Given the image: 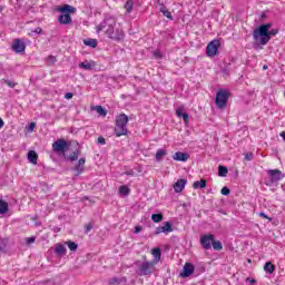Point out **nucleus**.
Wrapping results in <instances>:
<instances>
[{
	"mask_svg": "<svg viewBox=\"0 0 285 285\" xmlns=\"http://www.w3.org/2000/svg\"><path fill=\"white\" fill-rule=\"evenodd\" d=\"M1 82L9 86V88H14V86H17L16 82H13L12 80H8V79H2Z\"/></svg>",
	"mask_w": 285,
	"mask_h": 285,
	"instance_id": "obj_37",
	"label": "nucleus"
},
{
	"mask_svg": "<svg viewBox=\"0 0 285 285\" xmlns=\"http://www.w3.org/2000/svg\"><path fill=\"white\" fill-rule=\"evenodd\" d=\"M69 161H77L79 159V149H76L69 157Z\"/></svg>",
	"mask_w": 285,
	"mask_h": 285,
	"instance_id": "obj_34",
	"label": "nucleus"
},
{
	"mask_svg": "<svg viewBox=\"0 0 285 285\" xmlns=\"http://www.w3.org/2000/svg\"><path fill=\"white\" fill-rule=\"evenodd\" d=\"M3 119L0 118V128L3 126Z\"/></svg>",
	"mask_w": 285,
	"mask_h": 285,
	"instance_id": "obj_54",
	"label": "nucleus"
},
{
	"mask_svg": "<svg viewBox=\"0 0 285 285\" xmlns=\"http://www.w3.org/2000/svg\"><path fill=\"white\" fill-rule=\"evenodd\" d=\"M0 12H1V7H0Z\"/></svg>",
	"mask_w": 285,
	"mask_h": 285,
	"instance_id": "obj_56",
	"label": "nucleus"
},
{
	"mask_svg": "<svg viewBox=\"0 0 285 285\" xmlns=\"http://www.w3.org/2000/svg\"><path fill=\"white\" fill-rule=\"evenodd\" d=\"M66 245L68 246L69 250H77V248H79V245L72 240H68L66 242Z\"/></svg>",
	"mask_w": 285,
	"mask_h": 285,
	"instance_id": "obj_31",
	"label": "nucleus"
},
{
	"mask_svg": "<svg viewBox=\"0 0 285 285\" xmlns=\"http://www.w3.org/2000/svg\"><path fill=\"white\" fill-rule=\"evenodd\" d=\"M47 63H48V66H55V63H57V57H55V56H49V57L47 58Z\"/></svg>",
	"mask_w": 285,
	"mask_h": 285,
	"instance_id": "obj_35",
	"label": "nucleus"
},
{
	"mask_svg": "<svg viewBox=\"0 0 285 285\" xmlns=\"http://www.w3.org/2000/svg\"><path fill=\"white\" fill-rule=\"evenodd\" d=\"M128 121L129 118L126 114H120L116 119L115 135L121 137L128 135Z\"/></svg>",
	"mask_w": 285,
	"mask_h": 285,
	"instance_id": "obj_5",
	"label": "nucleus"
},
{
	"mask_svg": "<svg viewBox=\"0 0 285 285\" xmlns=\"http://www.w3.org/2000/svg\"><path fill=\"white\" fill-rule=\"evenodd\" d=\"M220 194L225 195V196H228V195H230V189H228V187H223L222 190H220Z\"/></svg>",
	"mask_w": 285,
	"mask_h": 285,
	"instance_id": "obj_39",
	"label": "nucleus"
},
{
	"mask_svg": "<svg viewBox=\"0 0 285 285\" xmlns=\"http://www.w3.org/2000/svg\"><path fill=\"white\" fill-rule=\"evenodd\" d=\"M109 284L110 285H119V284H121V278L112 277V278L109 279Z\"/></svg>",
	"mask_w": 285,
	"mask_h": 285,
	"instance_id": "obj_36",
	"label": "nucleus"
},
{
	"mask_svg": "<svg viewBox=\"0 0 285 285\" xmlns=\"http://www.w3.org/2000/svg\"><path fill=\"white\" fill-rule=\"evenodd\" d=\"M263 69H264V70H267V69H268V67H267V66H264V67H263Z\"/></svg>",
	"mask_w": 285,
	"mask_h": 285,
	"instance_id": "obj_55",
	"label": "nucleus"
},
{
	"mask_svg": "<svg viewBox=\"0 0 285 285\" xmlns=\"http://www.w3.org/2000/svg\"><path fill=\"white\" fill-rule=\"evenodd\" d=\"M36 127H37V124L30 122L29 126H28V128H27L28 132H32Z\"/></svg>",
	"mask_w": 285,
	"mask_h": 285,
	"instance_id": "obj_40",
	"label": "nucleus"
},
{
	"mask_svg": "<svg viewBox=\"0 0 285 285\" xmlns=\"http://www.w3.org/2000/svg\"><path fill=\"white\" fill-rule=\"evenodd\" d=\"M58 12L62 13L58 17L59 23L68 26L69 23H72V17H70V13L77 12V9L70 4H65L63 7L58 8Z\"/></svg>",
	"mask_w": 285,
	"mask_h": 285,
	"instance_id": "obj_4",
	"label": "nucleus"
},
{
	"mask_svg": "<svg viewBox=\"0 0 285 285\" xmlns=\"http://www.w3.org/2000/svg\"><path fill=\"white\" fill-rule=\"evenodd\" d=\"M95 110H96V112H98V115H100V117H106V115H107L106 109H104L102 106H96Z\"/></svg>",
	"mask_w": 285,
	"mask_h": 285,
	"instance_id": "obj_33",
	"label": "nucleus"
},
{
	"mask_svg": "<svg viewBox=\"0 0 285 285\" xmlns=\"http://www.w3.org/2000/svg\"><path fill=\"white\" fill-rule=\"evenodd\" d=\"M151 255L154 257V259L151 261V263L154 264H159V262H161V248L156 247L151 250Z\"/></svg>",
	"mask_w": 285,
	"mask_h": 285,
	"instance_id": "obj_17",
	"label": "nucleus"
},
{
	"mask_svg": "<svg viewBox=\"0 0 285 285\" xmlns=\"http://www.w3.org/2000/svg\"><path fill=\"white\" fill-rule=\"evenodd\" d=\"M98 144H100V146H106V138L102 136L98 137Z\"/></svg>",
	"mask_w": 285,
	"mask_h": 285,
	"instance_id": "obj_42",
	"label": "nucleus"
},
{
	"mask_svg": "<svg viewBox=\"0 0 285 285\" xmlns=\"http://www.w3.org/2000/svg\"><path fill=\"white\" fill-rule=\"evenodd\" d=\"M222 42H219V40H213L212 42H209L207 45V57H215V55H217V52H219V46Z\"/></svg>",
	"mask_w": 285,
	"mask_h": 285,
	"instance_id": "obj_9",
	"label": "nucleus"
},
{
	"mask_svg": "<svg viewBox=\"0 0 285 285\" xmlns=\"http://www.w3.org/2000/svg\"><path fill=\"white\" fill-rule=\"evenodd\" d=\"M273 28V23L268 22L265 24H261L258 28L254 29L253 31V39L255 46H266L268 41H271L272 37L278 35V29H271Z\"/></svg>",
	"mask_w": 285,
	"mask_h": 285,
	"instance_id": "obj_2",
	"label": "nucleus"
},
{
	"mask_svg": "<svg viewBox=\"0 0 285 285\" xmlns=\"http://www.w3.org/2000/svg\"><path fill=\"white\" fill-rule=\"evenodd\" d=\"M206 186V179L196 180L193 185V188H204Z\"/></svg>",
	"mask_w": 285,
	"mask_h": 285,
	"instance_id": "obj_27",
	"label": "nucleus"
},
{
	"mask_svg": "<svg viewBox=\"0 0 285 285\" xmlns=\"http://www.w3.org/2000/svg\"><path fill=\"white\" fill-rule=\"evenodd\" d=\"M119 194L124 195V197H128V195H130V188H128L126 185H122L119 187Z\"/></svg>",
	"mask_w": 285,
	"mask_h": 285,
	"instance_id": "obj_25",
	"label": "nucleus"
},
{
	"mask_svg": "<svg viewBox=\"0 0 285 285\" xmlns=\"http://www.w3.org/2000/svg\"><path fill=\"white\" fill-rule=\"evenodd\" d=\"M264 271L266 273H269V275H272V273H275V265H273V263L271 262H267L265 263Z\"/></svg>",
	"mask_w": 285,
	"mask_h": 285,
	"instance_id": "obj_23",
	"label": "nucleus"
},
{
	"mask_svg": "<svg viewBox=\"0 0 285 285\" xmlns=\"http://www.w3.org/2000/svg\"><path fill=\"white\" fill-rule=\"evenodd\" d=\"M186 184H188V180L180 178L174 184V190L175 193H181L184 188H186Z\"/></svg>",
	"mask_w": 285,
	"mask_h": 285,
	"instance_id": "obj_14",
	"label": "nucleus"
},
{
	"mask_svg": "<svg viewBox=\"0 0 285 285\" xmlns=\"http://www.w3.org/2000/svg\"><path fill=\"white\" fill-rule=\"evenodd\" d=\"M8 213V203L0 199V215H6Z\"/></svg>",
	"mask_w": 285,
	"mask_h": 285,
	"instance_id": "obj_26",
	"label": "nucleus"
},
{
	"mask_svg": "<svg viewBox=\"0 0 285 285\" xmlns=\"http://www.w3.org/2000/svg\"><path fill=\"white\" fill-rule=\"evenodd\" d=\"M96 66L97 63L94 60H85L78 65V68H81L82 70H95Z\"/></svg>",
	"mask_w": 285,
	"mask_h": 285,
	"instance_id": "obj_15",
	"label": "nucleus"
},
{
	"mask_svg": "<svg viewBox=\"0 0 285 285\" xmlns=\"http://www.w3.org/2000/svg\"><path fill=\"white\" fill-rule=\"evenodd\" d=\"M281 137H282L283 140L285 141V131L281 132Z\"/></svg>",
	"mask_w": 285,
	"mask_h": 285,
	"instance_id": "obj_53",
	"label": "nucleus"
},
{
	"mask_svg": "<svg viewBox=\"0 0 285 285\" xmlns=\"http://www.w3.org/2000/svg\"><path fill=\"white\" fill-rule=\"evenodd\" d=\"M12 50L17 53L26 52V43L21 39H14L12 42Z\"/></svg>",
	"mask_w": 285,
	"mask_h": 285,
	"instance_id": "obj_11",
	"label": "nucleus"
},
{
	"mask_svg": "<svg viewBox=\"0 0 285 285\" xmlns=\"http://www.w3.org/2000/svg\"><path fill=\"white\" fill-rule=\"evenodd\" d=\"M246 161H253V154H245Z\"/></svg>",
	"mask_w": 285,
	"mask_h": 285,
	"instance_id": "obj_44",
	"label": "nucleus"
},
{
	"mask_svg": "<svg viewBox=\"0 0 285 285\" xmlns=\"http://www.w3.org/2000/svg\"><path fill=\"white\" fill-rule=\"evenodd\" d=\"M41 32H43V30L41 29V27H37V28L35 29V33H36V35H41Z\"/></svg>",
	"mask_w": 285,
	"mask_h": 285,
	"instance_id": "obj_48",
	"label": "nucleus"
},
{
	"mask_svg": "<svg viewBox=\"0 0 285 285\" xmlns=\"http://www.w3.org/2000/svg\"><path fill=\"white\" fill-rule=\"evenodd\" d=\"M89 230H92V224H88L85 228V233L88 235Z\"/></svg>",
	"mask_w": 285,
	"mask_h": 285,
	"instance_id": "obj_45",
	"label": "nucleus"
},
{
	"mask_svg": "<svg viewBox=\"0 0 285 285\" xmlns=\"http://www.w3.org/2000/svg\"><path fill=\"white\" fill-rule=\"evenodd\" d=\"M86 164V158H80L78 160V165L76 166L75 170H77L78 175L83 173V165Z\"/></svg>",
	"mask_w": 285,
	"mask_h": 285,
	"instance_id": "obj_21",
	"label": "nucleus"
},
{
	"mask_svg": "<svg viewBox=\"0 0 285 285\" xmlns=\"http://www.w3.org/2000/svg\"><path fill=\"white\" fill-rule=\"evenodd\" d=\"M68 148V142L65 139H58L52 144V149L55 153H66Z\"/></svg>",
	"mask_w": 285,
	"mask_h": 285,
	"instance_id": "obj_10",
	"label": "nucleus"
},
{
	"mask_svg": "<svg viewBox=\"0 0 285 285\" xmlns=\"http://www.w3.org/2000/svg\"><path fill=\"white\" fill-rule=\"evenodd\" d=\"M176 115L179 119H184L185 124H188L190 117L188 116L187 112H184V109H181V107L176 109Z\"/></svg>",
	"mask_w": 285,
	"mask_h": 285,
	"instance_id": "obj_18",
	"label": "nucleus"
},
{
	"mask_svg": "<svg viewBox=\"0 0 285 285\" xmlns=\"http://www.w3.org/2000/svg\"><path fill=\"white\" fill-rule=\"evenodd\" d=\"M151 219L155 224H159V222H164V214H153Z\"/></svg>",
	"mask_w": 285,
	"mask_h": 285,
	"instance_id": "obj_28",
	"label": "nucleus"
},
{
	"mask_svg": "<svg viewBox=\"0 0 285 285\" xmlns=\"http://www.w3.org/2000/svg\"><path fill=\"white\" fill-rule=\"evenodd\" d=\"M30 164H37V160L39 159V155L35 153V150H30L27 155Z\"/></svg>",
	"mask_w": 285,
	"mask_h": 285,
	"instance_id": "obj_20",
	"label": "nucleus"
},
{
	"mask_svg": "<svg viewBox=\"0 0 285 285\" xmlns=\"http://www.w3.org/2000/svg\"><path fill=\"white\" fill-rule=\"evenodd\" d=\"M214 239H215V235L213 234L204 235L200 237V246H203L205 250H210L213 248Z\"/></svg>",
	"mask_w": 285,
	"mask_h": 285,
	"instance_id": "obj_7",
	"label": "nucleus"
},
{
	"mask_svg": "<svg viewBox=\"0 0 285 285\" xmlns=\"http://www.w3.org/2000/svg\"><path fill=\"white\" fill-rule=\"evenodd\" d=\"M72 97H73L72 92H67L65 95V99H72Z\"/></svg>",
	"mask_w": 285,
	"mask_h": 285,
	"instance_id": "obj_50",
	"label": "nucleus"
},
{
	"mask_svg": "<svg viewBox=\"0 0 285 285\" xmlns=\"http://www.w3.org/2000/svg\"><path fill=\"white\" fill-rule=\"evenodd\" d=\"M35 239H36L35 236L28 237V238H26V244H27V245L35 244Z\"/></svg>",
	"mask_w": 285,
	"mask_h": 285,
	"instance_id": "obj_41",
	"label": "nucleus"
},
{
	"mask_svg": "<svg viewBox=\"0 0 285 285\" xmlns=\"http://www.w3.org/2000/svg\"><path fill=\"white\" fill-rule=\"evenodd\" d=\"M259 216L263 217L264 219H268V216H266L265 213H261Z\"/></svg>",
	"mask_w": 285,
	"mask_h": 285,
	"instance_id": "obj_52",
	"label": "nucleus"
},
{
	"mask_svg": "<svg viewBox=\"0 0 285 285\" xmlns=\"http://www.w3.org/2000/svg\"><path fill=\"white\" fill-rule=\"evenodd\" d=\"M168 9L166 8V6H164V4H160V8H159V11L160 12H166Z\"/></svg>",
	"mask_w": 285,
	"mask_h": 285,
	"instance_id": "obj_49",
	"label": "nucleus"
},
{
	"mask_svg": "<svg viewBox=\"0 0 285 285\" xmlns=\"http://www.w3.org/2000/svg\"><path fill=\"white\" fill-rule=\"evenodd\" d=\"M55 253L56 255L63 257V255H66V246H63V244H57L55 248Z\"/></svg>",
	"mask_w": 285,
	"mask_h": 285,
	"instance_id": "obj_19",
	"label": "nucleus"
},
{
	"mask_svg": "<svg viewBox=\"0 0 285 285\" xmlns=\"http://www.w3.org/2000/svg\"><path fill=\"white\" fill-rule=\"evenodd\" d=\"M85 46H89V48H95L97 46V39L89 38L83 40Z\"/></svg>",
	"mask_w": 285,
	"mask_h": 285,
	"instance_id": "obj_30",
	"label": "nucleus"
},
{
	"mask_svg": "<svg viewBox=\"0 0 285 285\" xmlns=\"http://www.w3.org/2000/svg\"><path fill=\"white\" fill-rule=\"evenodd\" d=\"M154 57H156V59H161V51L159 50L154 51Z\"/></svg>",
	"mask_w": 285,
	"mask_h": 285,
	"instance_id": "obj_43",
	"label": "nucleus"
},
{
	"mask_svg": "<svg viewBox=\"0 0 285 285\" xmlns=\"http://www.w3.org/2000/svg\"><path fill=\"white\" fill-rule=\"evenodd\" d=\"M161 233H165L168 235V233H173V224L170 222H165L164 226H159L155 230V235H161Z\"/></svg>",
	"mask_w": 285,
	"mask_h": 285,
	"instance_id": "obj_12",
	"label": "nucleus"
},
{
	"mask_svg": "<svg viewBox=\"0 0 285 285\" xmlns=\"http://www.w3.org/2000/svg\"><path fill=\"white\" fill-rule=\"evenodd\" d=\"M246 282H249L250 284H257V279L247 277Z\"/></svg>",
	"mask_w": 285,
	"mask_h": 285,
	"instance_id": "obj_47",
	"label": "nucleus"
},
{
	"mask_svg": "<svg viewBox=\"0 0 285 285\" xmlns=\"http://www.w3.org/2000/svg\"><path fill=\"white\" fill-rule=\"evenodd\" d=\"M6 250V243L0 242V253H3Z\"/></svg>",
	"mask_w": 285,
	"mask_h": 285,
	"instance_id": "obj_46",
	"label": "nucleus"
},
{
	"mask_svg": "<svg viewBox=\"0 0 285 285\" xmlns=\"http://www.w3.org/2000/svg\"><path fill=\"white\" fill-rule=\"evenodd\" d=\"M102 30H105V35L114 41H121V39H124V30L117 27V18L109 13L105 14L104 20L96 27L98 35Z\"/></svg>",
	"mask_w": 285,
	"mask_h": 285,
	"instance_id": "obj_1",
	"label": "nucleus"
},
{
	"mask_svg": "<svg viewBox=\"0 0 285 285\" xmlns=\"http://www.w3.org/2000/svg\"><path fill=\"white\" fill-rule=\"evenodd\" d=\"M140 230H141V226H136V227H135V233H136V234H139Z\"/></svg>",
	"mask_w": 285,
	"mask_h": 285,
	"instance_id": "obj_51",
	"label": "nucleus"
},
{
	"mask_svg": "<svg viewBox=\"0 0 285 285\" xmlns=\"http://www.w3.org/2000/svg\"><path fill=\"white\" fill-rule=\"evenodd\" d=\"M228 175V168L224 166L218 167V176L219 177H226Z\"/></svg>",
	"mask_w": 285,
	"mask_h": 285,
	"instance_id": "obj_32",
	"label": "nucleus"
},
{
	"mask_svg": "<svg viewBox=\"0 0 285 285\" xmlns=\"http://www.w3.org/2000/svg\"><path fill=\"white\" fill-rule=\"evenodd\" d=\"M226 104H228V92L224 89H220L216 95V106L219 109H224L226 108Z\"/></svg>",
	"mask_w": 285,
	"mask_h": 285,
	"instance_id": "obj_6",
	"label": "nucleus"
},
{
	"mask_svg": "<svg viewBox=\"0 0 285 285\" xmlns=\"http://www.w3.org/2000/svg\"><path fill=\"white\" fill-rule=\"evenodd\" d=\"M166 155H168V151L164 150V149H159L156 153V161H161V159H164V157H166Z\"/></svg>",
	"mask_w": 285,
	"mask_h": 285,
	"instance_id": "obj_24",
	"label": "nucleus"
},
{
	"mask_svg": "<svg viewBox=\"0 0 285 285\" xmlns=\"http://www.w3.org/2000/svg\"><path fill=\"white\" fill-rule=\"evenodd\" d=\"M174 161H186L187 159H190V155L183 153V151H176L173 155Z\"/></svg>",
	"mask_w": 285,
	"mask_h": 285,
	"instance_id": "obj_16",
	"label": "nucleus"
},
{
	"mask_svg": "<svg viewBox=\"0 0 285 285\" xmlns=\"http://www.w3.org/2000/svg\"><path fill=\"white\" fill-rule=\"evenodd\" d=\"M135 266H137L136 275H138V277L150 276V275H153V273H155L157 271V268L155 267L157 265L155 263H153V261H150V262L137 261L135 263Z\"/></svg>",
	"mask_w": 285,
	"mask_h": 285,
	"instance_id": "obj_3",
	"label": "nucleus"
},
{
	"mask_svg": "<svg viewBox=\"0 0 285 285\" xmlns=\"http://www.w3.org/2000/svg\"><path fill=\"white\" fill-rule=\"evenodd\" d=\"M195 273V266L191 263H186L183 267V272L180 273V277H190Z\"/></svg>",
	"mask_w": 285,
	"mask_h": 285,
	"instance_id": "obj_13",
	"label": "nucleus"
},
{
	"mask_svg": "<svg viewBox=\"0 0 285 285\" xmlns=\"http://www.w3.org/2000/svg\"><path fill=\"white\" fill-rule=\"evenodd\" d=\"M164 17L173 21V13L167 9L166 11L163 12Z\"/></svg>",
	"mask_w": 285,
	"mask_h": 285,
	"instance_id": "obj_38",
	"label": "nucleus"
},
{
	"mask_svg": "<svg viewBox=\"0 0 285 285\" xmlns=\"http://www.w3.org/2000/svg\"><path fill=\"white\" fill-rule=\"evenodd\" d=\"M134 6H135V0H127V2L125 3V10L127 14H130V12H132Z\"/></svg>",
	"mask_w": 285,
	"mask_h": 285,
	"instance_id": "obj_22",
	"label": "nucleus"
},
{
	"mask_svg": "<svg viewBox=\"0 0 285 285\" xmlns=\"http://www.w3.org/2000/svg\"><path fill=\"white\" fill-rule=\"evenodd\" d=\"M267 175L272 181V184H277V181H282L285 175L279 169H269L267 170Z\"/></svg>",
	"mask_w": 285,
	"mask_h": 285,
	"instance_id": "obj_8",
	"label": "nucleus"
},
{
	"mask_svg": "<svg viewBox=\"0 0 285 285\" xmlns=\"http://www.w3.org/2000/svg\"><path fill=\"white\" fill-rule=\"evenodd\" d=\"M212 246H213L214 250H223L224 249V245H222V242L215 240V238L212 243Z\"/></svg>",
	"mask_w": 285,
	"mask_h": 285,
	"instance_id": "obj_29",
	"label": "nucleus"
}]
</instances>
